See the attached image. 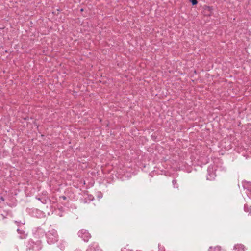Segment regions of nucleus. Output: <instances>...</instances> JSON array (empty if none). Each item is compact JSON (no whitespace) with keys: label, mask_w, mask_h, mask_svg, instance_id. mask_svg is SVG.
Wrapping results in <instances>:
<instances>
[{"label":"nucleus","mask_w":251,"mask_h":251,"mask_svg":"<svg viewBox=\"0 0 251 251\" xmlns=\"http://www.w3.org/2000/svg\"><path fill=\"white\" fill-rule=\"evenodd\" d=\"M15 222L16 223H18V224H20V222H17V221H15Z\"/></svg>","instance_id":"13"},{"label":"nucleus","mask_w":251,"mask_h":251,"mask_svg":"<svg viewBox=\"0 0 251 251\" xmlns=\"http://www.w3.org/2000/svg\"><path fill=\"white\" fill-rule=\"evenodd\" d=\"M38 200H39V201H41V198H38Z\"/></svg>","instance_id":"14"},{"label":"nucleus","mask_w":251,"mask_h":251,"mask_svg":"<svg viewBox=\"0 0 251 251\" xmlns=\"http://www.w3.org/2000/svg\"><path fill=\"white\" fill-rule=\"evenodd\" d=\"M193 5H195L198 3L197 0H190Z\"/></svg>","instance_id":"10"},{"label":"nucleus","mask_w":251,"mask_h":251,"mask_svg":"<svg viewBox=\"0 0 251 251\" xmlns=\"http://www.w3.org/2000/svg\"><path fill=\"white\" fill-rule=\"evenodd\" d=\"M0 200L2 201H4V198L2 196H0Z\"/></svg>","instance_id":"11"},{"label":"nucleus","mask_w":251,"mask_h":251,"mask_svg":"<svg viewBox=\"0 0 251 251\" xmlns=\"http://www.w3.org/2000/svg\"><path fill=\"white\" fill-rule=\"evenodd\" d=\"M208 174L206 176V178L208 180H213L215 179L216 175L215 173L213 171L212 168H209L207 170Z\"/></svg>","instance_id":"4"},{"label":"nucleus","mask_w":251,"mask_h":251,"mask_svg":"<svg viewBox=\"0 0 251 251\" xmlns=\"http://www.w3.org/2000/svg\"><path fill=\"white\" fill-rule=\"evenodd\" d=\"M172 183L174 187L178 188V185L177 183V181L176 179H173L172 181Z\"/></svg>","instance_id":"9"},{"label":"nucleus","mask_w":251,"mask_h":251,"mask_svg":"<svg viewBox=\"0 0 251 251\" xmlns=\"http://www.w3.org/2000/svg\"><path fill=\"white\" fill-rule=\"evenodd\" d=\"M234 249L236 251H244V246L242 244H237L234 246Z\"/></svg>","instance_id":"6"},{"label":"nucleus","mask_w":251,"mask_h":251,"mask_svg":"<svg viewBox=\"0 0 251 251\" xmlns=\"http://www.w3.org/2000/svg\"><path fill=\"white\" fill-rule=\"evenodd\" d=\"M244 209L245 212H249L250 214H251V209L247 205H244Z\"/></svg>","instance_id":"8"},{"label":"nucleus","mask_w":251,"mask_h":251,"mask_svg":"<svg viewBox=\"0 0 251 251\" xmlns=\"http://www.w3.org/2000/svg\"><path fill=\"white\" fill-rule=\"evenodd\" d=\"M17 231L18 233L20 234V238L21 239L26 238L27 236V233H25V232L24 230L18 229Z\"/></svg>","instance_id":"5"},{"label":"nucleus","mask_w":251,"mask_h":251,"mask_svg":"<svg viewBox=\"0 0 251 251\" xmlns=\"http://www.w3.org/2000/svg\"><path fill=\"white\" fill-rule=\"evenodd\" d=\"M63 198L64 200H66V197L65 196H63Z\"/></svg>","instance_id":"12"},{"label":"nucleus","mask_w":251,"mask_h":251,"mask_svg":"<svg viewBox=\"0 0 251 251\" xmlns=\"http://www.w3.org/2000/svg\"><path fill=\"white\" fill-rule=\"evenodd\" d=\"M221 251V247L219 246L213 247H210L209 249V251Z\"/></svg>","instance_id":"7"},{"label":"nucleus","mask_w":251,"mask_h":251,"mask_svg":"<svg viewBox=\"0 0 251 251\" xmlns=\"http://www.w3.org/2000/svg\"><path fill=\"white\" fill-rule=\"evenodd\" d=\"M86 251H102L100 249L98 244L96 243L93 242L91 243L88 247Z\"/></svg>","instance_id":"3"},{"label":"nucleus","mask_w":251,"mask_h":251,"mask_svg":"<svg viewBox=\"0 0 251 251\" xmlns=\"http://www.w3.org/2000/svg\"><path fill=\"white\" fill-rule=\"evenodd\" d=\"M78 236L81 238L84 242H87L91 238V235L88 231L82 229L78 232Z\"/></svg>","instance_id":"2"},{"label":"nucleus","mask_w":251,"mask_h":251,"mask_svg":"<svg viewBox=\"0 0 251 251\" xmlns=\"http://www.w3.org/2000/svg\"><path fill=\"white\" fill-rule=\"evenodd\" d=\"M47 242L49 244H54L58 241L57 231L54 229L49 231L46 234Z\"/></svg>","instance_id":"1"}]
</instances>
